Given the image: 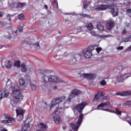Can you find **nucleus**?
<instances>
[{
    "mask_svg": "<svg viewBox=\"0 0 131 131\" xmlns=\"http://www.w3.org/2000/svg\"><path fill=\"white\" fill-rule=\"evenodd\" d=\"M115 26V22L114 20H110L108 23H106V28L107 30H111Z\"/></svg>",
    "mask_w": 131,
    "mask_h": 131,
    "instance_id": "nucleus-14",
    "label": "nucleus"
},
{
    "mask_svg": "<svg viewBox=\"0 0 131 131\" xmlns=\"http://www.w3.org/2000/svg\"><path fill=\"white\" fill-rule=\"evenodd\" d=\"M100 97H104V96H105V93L104 92H101L100 94Z\"/></svg>",
    "mask_w": 131,
    "mask_h": 131,
    "instance_id": "nucleus-53",
    "label": "nucleus"
},
{
    "mask_svg": "<svg viewBox=\"0 0 131 131\" xmlns=\"http://www.w3.org/2000/svg\"><path fill=\"white\" fill-rule=\"evenodd\" d=\"M37 71L39 73H41V74H43V73H47V72H48L47 71H41V70H38Z\"/></svg>",
    "mask_w": 131,
    "mask_h": 131,
    "instance_id": "nucleus-46",
    "label": "nucleus"
},
{
    "mask_svg": "<svg viewBox=\"0 0 131 131\" xmlns=\"http://www.w3.org/2000/svg\"><path fill=\"white\" fill-rule=\"evenodd\" d=\"M5 23H4V22L3 21H0V27H3L5 26Z\"/></svg>",
    "mask_w": 131,
    "mask_h": 131,
    "instance_id": "nucleus-49",
    "label": "nucleus"
},
{
    "mask_svg": "<svg viewBox=\"0 0 131 131\" xmlns=\"http://www.w3.org/2000/svg\"><path fill=\"white\" fill-rule=\"evenodd\" d=\"M40 126H41V128H42V129L43 130H45V129H46L47 128V126H46V125L45 124H43V123H40Z\"/></svg>",
    "mask_w": 131,
    "mask_h": 131,
    "instance_id": "nucleus-36",
    "label": "nucleus"
},
{
    "mask_svg": "<svg viewBox=\"0 0 131 131\" xmlns=\"http://www.w3.org/2000/svg\"><path fill=\"white\" fill-rule=\"evenodd\" d=\"M26 121H28V123L25 124L22 128L21 131H30L31 130V128L29 126V123L32 121V118H29L26 120Z\"/></svg>",
    "mask_w": 131,
    "mask_h": 131,
    "instance_id": "nucleus-7",
    "label": "nucleus"
},
{
    "mask_svg": "<svg viewBox=\"0 0 131 131\" xmlns=\"http://www.w3.org/2000/svg\"><path fill=\"white\" fill-rule=\"evenodd\" d=\"M127 50L128 51H131V46H130L127 49Z\"/></svg>",
    "mask_w": 131,
    "mask_h": 131,
    "instance_id": "nucleus-60",
    "label": "nucleus"
},
{
    "mask_svg": "<svg viewBox=\"0 0 131 131\" xmlns=\"http://www.w3.org/2000/svg\"><path fill=\"white\" fill-rule=\"evenodd\" d=\"M57 57H67L68 56V52H64L63 51H59L57 54Z\"/></svg>",
    "mask_w": 131,
    "mask_h": 131,
    "instance_id": "nucleus-19",
    "label": "nucleus"
},
{
    "mask_svg": "<svg viewBox=\"0 0 131 131\" xmlns=\"http://www.w3.org/2000/svg\"><path fill=\"white\" fill-rule=\"evenodd\" d=\"M107 9H111V6L106 5H99L96 7V10L98 11H104L107 10Z\"/></svg>",
    "mask_w": 131,
    "mask_h": 131,
    "instance_id": "nucleus-13",
    "label": "nucleus"
},
{
    "mask_svg": "<svg viewBox=\"0 0 131 131\" xmlns=\"http://www.w3.org/2000/svg\"><path fill=\"white\" fill-rule=\"evenodd\" d=\"M8 5H9V7L10 9H14L15 5H16V3H15L13 2H11L9 1Z\"/></svg>",
    "mask_w": 131,
    "mask_h": 131,
    "instance_id": "nucleus-25",
    "label": "nucleus"
},
{
    "mask_svg": "<svg viewBox=\"0 0 131 131\" xmlns=\"http://www.w3.org/2000/svg\"><path fill=\"white\" fill-rule=\"evenodd\" d=\"M3 15H4V13L0 12V18H2V17H3Z\"/></svg>",
    "mask_w": 131,
    "mask_h": 131,
    "instance_id": "nucleus-56",
    "label": "nucleus"
},
{
    "mask_svg": "<svg viewBox=\"0 0 131 131\" xmlns=\"http://www.w3.org/2000/svg\"><path fill=\"white\" fill-rule=\"evenodd\" d=\"M123 76H124V75L117 77L116 78L117 81L118 82H124V77Z\"/></svg>",
    "mask_w": 131,
    "mask_h": 131,
    "instance_id": "nucleus-20",
    "label": "nucleus"
},
{
    "mask_svg": "<svg viewBox=\"0 0 131 131\" xmlns=\"http://www.w3.org/2000/svg\"><path fill=\"white\" fill-rule=\"evenodd\" d=\"M18 18L19 20H24V14H20L18 15Z\"/></svg>",
    "mask_w": 131,
    "mask_h": 131,
    "instance_id": "nucleus-37",
    "label": "nucleus"
},
{
    "mask_svg": "<svg viewBox=\"0 0 131 131\" xmlns=\"http://www.w3.org/2000/svg\"><path fill=\"white\" fill-rule=\"evenodd\" d=\"M100 98V95H99V94L95 95V98L93 99V102L97 101L96 100H99Z\"/></svg>",
    "mask_w": 131,
    "mask_h": 131,
    "instance_id": "nucleus-41",
    "label": "nucleus"
},
{
    "mask_svg": "<svg viewBox=\"0 0 131 131\" xmlns=\"http://www.w3.org/2000/svg\"><path fill=\"white\" fill-rule=\"evenodd\" d=\"M15 16V14L11 15L10 14H8L6 15V19L9 21V22H11L12 21V17H14Z\"/></svg>",
    "mask_w": 131,
    "mask_h": 131,
    "instance_id": "nucleus-30",
    "label": "nucleus"
},
{
    "mask_svg": "<svg viewBox=\"0 0 131 131\" xmlns=\"http://www.w3.org/2000/svg\"><path fill=\"white\" fill-rule=\"evenodd\" d=\"M117 96H122L124 97L125 96H131V92L130 91H125L123 92L116 93Z\"/></svg>",
    "mask_w": 131,
    "mask_h": 131,
    "instance_id": "nucleus-16",
    "label": "nucleus"
},
{
    "mask_svg": "<svg viewBox=\"0 0 131 131\" xmlns=\"http://www.w3.org/2000/svg\"><path fill=\"white\" fill-rule=\"evenodd\" d=\"M103 110H104V111H110V110L107 109V108H104V109H103Z\"/></svg>",
    "mask_w": 131,
    "mask_h": 131,
    "instance_id": "nucleus-63",
    "label": "nucleus"
},
{
    "mask_svg": "<svg viewBox=\"0 0 131 131\" xmlns=\"http://www.w3.org/2000/svg\"><path fill=\"white\" fill-rule=\"evenodd\" d=\"M44 7H45L46 10H48V6L45 5Z\"/></svg>",
    "mask_w": 131,
    "mask_h": 131,
    "instance_id": "nucleus-64",
    "label": "nucleus"
},
{
    "mask_svg": "<svg viewBox=\"0 0 131 131\" xmlns=\"http://www.w3.org/2000/svg\"><path fill=\"white\" fill-rule=\"evenodd\" d=\"M115 113H116V114H117V115H121L122 113L121 111L119 110V109L116 108Z\"/></svg>",
    "mask_w": 131,
    "mask_h": 131,
    "instance_id": "nucleus-40",
    "label": "nucleus"
},
{
    "mask_svg": "<svg viewBox=\"0 0 131 131\" xmlns=\"http://www.w3.org/2000/svg\"><path fill=\"white\" fill-rule=\"evenodd\" d=\"M85 27L89 29V30H93L94 29V26L92 24H88L85 25Z\"/></svg>",
    "mask_w": 131,
    "mask_h": 131,
    "instance_id": "nucleus-29",
    "label": "nucleus"
},
{
    "mask_svg": "<svg viewBox=\"0 0 131 131\" xmlns=\"http://www.w3.org/2000/svg\"><path fill=\"white\" fill-rule=\"evenodd\" d=\"M130 38H131V35L129 36V37L125 38L124 40V42H127V41H130Z\"/></svg>",
    "mask_w": 131,
    "mask_h": 131,
    "instance_id": "nucleus-43",
    "label": "nucleus"
},
{
    "mask_svg": "<svg viewBox=\"0 0 131 131\" xmlns=\"http://www.w3.org/2000/svg\"><path fill=\"white\" fill-rule=\"evenodd\" d=\"M1 131H8V130H7L6 128H2V129H1Z\"/></svg>",
    "mask_w": 131,
    "mask_h": 131,
    "instance_id": "nucleus-57",
    "label": "nucleus"
},
{
    "mask_svg": "<svg viewBox=\"0 0 131 131\" xmlns=\"http://www.w3.org/2000/svg\"><path fill=\"white\" fill-rule=\"evenodd\" d=\"M42 79L43 82H48V81H49V77H48L47 76H42Z\"/></svg>",
    "mask_w": 131,
    "mask_h": 131,
    "instance_id": "nucleus-34",
    "label": "nucleus"
},
{
    "mask_svg": "<svg viewBox=\"0 0 131 131\" xmlns=\"http://www.w3.org/2000/svg\"><path fill=\"white\" fill-rule=\"evenodd\" d=\"M1 93L2 94V96L5 98L9 96V93H8V92H7V90H6V89H2L1 90Z\"/></svg>",
    "mask_w": 131,
    "mask_h": 131,
    "instance_id": "nucleus-23",
    "label": "nucleus"
},
{
    "mask_svg": "<svg viewBox=\"0 0 131 131\" xmlns=\"http://www.w3.org/2000/svg\"><path fill=\"white\" fill-rule=\"evenodd\" d=\"M4 120L1 121L2 123H11V122H15L16 119L13 118L7 114H4Z\"/></svg>",
    "mask_w": 131,
    "mask_h": 131,
    "instance_id": "nucleus-6",
    "label": "nucleus"
},
{
    "mask_svg": "<svg viewBox=\"0 0 131 131\" xmlns=\"http://www.w3.org/2000/svg\"><path fill=\"white\" fill-rule=\"evenodd\" d=\"M26 5V3H19L17 4L16 8H21L22 9V8L25 7Z\"/></svg>",
    "mask_w": 131,
    "mask_h": 131,
    "instance_id": "nucleus-27",
    "label": "nucleus"
},
{
    "mask_svg": "<svg viewBox=\"0 0 131 131\" xmlns=\"http://www.w3.org/2000/svg\"><path fill=\"white\" fill-rule=\"evenodd\" d=\"M16 119L18 120V121H21L22 119H23V117L24 115V111L20 110H16Z\"/></svg>",
    "mask_w": 131,
    "mask_h": 131,
    "instance_id": "nucleus-10",
    "label": "nucleus"
},
{
    "mask_svg": "<svg viewBox=\"0 0 131 131\" xmlns=\"http://www.w3.org/2000/svg\"><path fill=\"white\" fill-rule=\"evenodd\" d=\"M83 55L85 58H86V59H90V58L93 56V53L92 52L86 50L83 51Z\"/></svg>",
    "mask_w": 131,
    "mask_h": 131,
    "instance_id": "nucleus-15",
    "label": "nucleus"
},
{
    "mask_svg": "<svg viewBox=\"0 0 131 131\" xmlns=\"http://www.w3.org/2000/svg\"><path fill=\"white\" fill-rule=\"evenodd\" d=\"M57 3V0H53L52 3L53 6H55V4H56Z\"/></svg>",
    "mask_w": 131,
    "mask_h": 131,
    "instance_id": "nucleus-52",
    "label": "nucleus"
},
{
    "mask_svg": "<svg viewBox=\"0 0 131 131\" xmlns=\"http://www.w3.org/2000/svg\"><path fill=\"white\" fill-rule=\"evenodd\" d=\"M127 13H131V9H128V10H127Z\"/></svg>",
    "mask_w": 131,
    "mask_h": 131,
    "instance_id": "nucleus-62",
    "label": "nucleus"
},
{
    "mask_svg": "<svg viewBox=\"0 0 131 131\" xmlns=\"http://www.w3.org/2000/svg\"><path fill=\"white\" fill-rule=\"evenodd\" d=\"M126 68H127V66H119L118 67L117 70L118 72H122V70H123V69H125Z\"/></svg>",
    "mask_w": 131,
    "mask_h": 131,
    "instance_id": "nucleus-26",
    "label": "nucleus"
},
{
    "mask_svg": "<svg viewBox=\"0 0 131 131\" xmlns=\"http://www.w3.org/2000/svg\"><path fill=\"white\" fill-rule=\"evenodd\" d=\"M125 104L127 106H131V101H127V102H125Z\"/></svg>",
    "mask_w": 131,
    "mask_h": 131,
    "instance_id": "nucleus-47",
    "label": "nucleus"
},
{
    "mask_svg": "<svg viewBox=\"0 0 131 131\" xmlns=\"http://www.w3.org/2000/svg\"><path fill=\"white\" fill-rule=\"evenodd\" d=\"M49 81L50 82H59L60 83L63 82V80L58 77L54 76H49Z\"/></svg>",
    "mask_w": 131,
    "mask_h": 131,
    "instance_id": "nucleus-11",
    "label": "nucleus"
},
{
    "mask_svg": "<svg viewBox=\"0 0 131 131\" xmlns=\"http://www.w3.org/2000/svg\"><path fill=\"white\" fill-rule=\"evenodd\" d=\"M122 34H126V30L125 29L123 30L122 32Z\"/></svg>",
    "mask_w": 131,
    "mask_h": 131,
    "instance_id": "nucleus-55",
    "label": "nucleus"
},
{
    "mask_svg": "<svg viewBox=\"0 0 131 131\" xmlns=\"http://www.w3.org/2000/svg\"><path fill=\"white\" fill-rule=\"evenodd\" d=\"M91 34H92V35H93V36H98V34H96V32L93 31H91L90 32Z\"/></svg>",
    "mask_w": 131,
    "mask_h": 131,
    "instance_id": "nucleus-44",
    "label": "nucleus"
},
{
    "mask_svg": "<svg viewBox=\"0 0 131 131\" xmlns=\"http://www.w3.org/2000/svg\"><path fill=\"white\" fill-rule=\"evenodd\" d=\"M83 8H84V9H87L88 8V5H84Z\"/></svg>",
    "mask_w": 131,
    "mask_h": 131,
    "instance_id": "nucleus-58",
    "label": "nucleus"
},
{
    "mask_svg": "<svg viewBox=\"0 0 131 131\" xmlns=\"http://www.w3.org/2000/svg\"><path fill=\"white\" fill-rule=\"evenodd\" d=\"M19 82L20 85H23L25 83V80L23 78H20L19 80Z\"/></svg>",
    "mask_w": 131,
    "mask_h": 131,
    "instance_id": "nucleus-35",
    "label": "nucleus"
},
{
    "mask_svg": "<svg viewBox=\"0 0 131 131\" xmlns=\"http://www.w3.org/2000/svg\"><path fill=\"white\" fill-rule=\"evenodd\" d=\"M104 107H106V108H108V107H111V103H110L109 101L106 102H102L97 106V110H103V108H104Z\"/></svg>",
    "mask_w": 131,
    "mask_h": 131,
    "instance_id": "nucleus-9",
    "label": "nucleus"
},
{
    "mask_svg": "<svg viewBox=\"0 0 131 131\" xmlns=\"http://www.w3.org/2000/svg\"><path fill=\"white\" fill-rule=\"evenodd\" d=\"M117 50H123V47L121 46V47H119L117 48Z\"/></svg>",
    "mask_w": 131,
    "mask_h": 131,
    "instance_id": "nucleus-51",
    "label": "nucleus"
},
{
    "mask_svg": "<svg viewBox=\"0 0 131 131\" xmlns=\"http://www.w3.org/2000/svg\"><path fill=\"white\" fill-rule=\"evenodd\" d=\"M17 30H18L19 32H22L23 31V27L21 26H18L17 27Z\"/></svg>",
    "mask_w": 131,
    "mask_h": 131,
    "instance_id": "nucleus-39",
    "label": "nucleus"
},
{
    "mask_svg": "<svg viewBox=\"0 0 131 131\" xmlns=\"http://www.w3.org/2000/svg\"><path fill=\"white\" fill-rule=\"evenodd\" d=\"M81 76L82 77H84V78H87L88 79H92V78H94V75L92 74H82Z\"/></svg>",
    "mask_w": 131,
    "mask_h": 131,
    "instance_id": "nucleus-17",
    "label": "nucleus"
},
{
    "mask_svg": "<svg viewBox=\"0 0 131 131\" xmlns=\"http://www.w3.org/2000/svg\"><path fill=\"white\" fill-rule=\"evenodd\" d=\"M13 91V99L11 100V104H17L18 102L23 100V95L18 90H15L14 88L12 89Z\"/></svg>",
    "mask_w": 131,
    "mask_h": 131,
    "instance_id": "nucleus-2",
    "label": "nucleus"
},
{
    "mask_svg": "<svg viewBox=\"0 0 131 131\" xmlns=\"http://www.w3.org/2000/svg\"><path fill=\"white\" fill-rule=\"evenodd\" d=\"M68 15H73V16H77V14H76V13L75 12L70 13H68Z\"/></svg>",
    "mask_w": 131,
    "mask_h": 131,
    "instance_id": "nucleus-48",
    "label": "nucleus"
},
{
    "mask_svg": "<svg viewBox=\"0 0 131 131\" xmlns=\"http://www.w3.org/2000/svg\"><path fill=\"white\" fill-rule=\"evenodd\" d=\"M29 83L30 85L31 89L34 91L35 90H36V85H35L34 83L31 82L30 81H29Z\"/></svg>",
    "mask_w": 131,
    "mask_h": 131,
    "instance_id": "nucleus-24",
    "label": "nucleus"
},
{
    "mask_svg": "<svg viewBox=\"0 0 131 131\" xmlns=\"http://www.w3.org/2000/svg\"><path fill=\"white\" fill-rule=\"evenodd\" d=\"M44 45L45 43H43V41L40 39V38H39L38 39L37 41L34 44V46L36 49H37L38 50H41V49L43 48Z\"/></svg>",
    "mask_w": 131,
    "mask_h": 131,
    "instance_id": "nucleus-8",
    "label": "nucleus"
},
{
    "mask_svg": "<svg viewBox=\"0 0 131 131\" xmlns=\"http://www.w3.org/2000/svg\"><path fill=\"white\" fill-rule=\"evenodd\" d=\"M20 61L19 60L15 61L14 63V66H16V67H21V64H20Z\"/></svg>",
    "mask_w": 131,
    "mask_h": 131,
    "instance_id": "nucleus-33",
    "label": "nucleus"
},
{
    "mask_svg": "<svg viewBox=\"0 0 131 131\" xmlns=\"http://www.w3.org/2000/svg\"><path fill=\"white\" fill-rule=\"evenodd\" d=\"M5 37L6 38H9L11 41H15L16 39V36L14 35V31L12 29H9L7 32L5 33Z\"/></svg>",
    "mask_w": 131,
    "mask_h": 131,
    "instance_id": "nucleus-5",
    "label": "nucleus"
},
{
    "mask_svg": "<svg viewBox=\"0 0 131 131\" xmlns=\"http://www.w3.org/2000/svg\"><path fill=\"white\" fill-rule=\"evenodd\" d=\"M110 9L111 13H112L113 17H116V16H118V10L115 11V9L114 8H112V6H111Z\"/></svg>",
    "mask_w": 131,
    "mask_h": 131,
    "instance_id": "nucleus-18",
    "label": "nucleus"
},
{
    "mask_svg": "<svg viewBox=\"0 0 131 131\" xmlns=\"http://www.w3.org/2000/svg\"><path fill=\"white\" fill-rule=\"evenodd\" d=\"M65 100H66V97L65 96H61V97H58L52 100L51 105L50 107V110L52 108H54V106L58 105V104H60V103L63 102V101H65Z\"/></svg>",
    "mask_w": 131,
    "mask_h": 131,
    "instance_id": "nucleus-4",
    "label": "nucleus"
},
{
    "mask_svg": "<svg viewBox=\"0 0 131 131\" xmlns=\"http://www.w3.org/2000/svg\"><path fill=\"white\" fill-rule=\"evenodd\" d=\"M3 94L2 93V91L0 92V100L3 99Z\"/></svg>",
    "mask_w": 131,
    "mask_h": 131,
    "instance_id": "nucleus-54",
    "label": "nucleus"
},
{
    "mask_svg": "<svg viewBox=\"0 0 131 131\" xmlns=\"http://www.w3.org/2000/svg\"><path fill=\"white\" fill-rule=\"evenodd\" d=\"M54 121L57 124L60 123L61 122V119H60V117L56 116L53 117Z\"/></svg>",
    "mask_w": 131,
    "mask_h": 131,
    "instance_id": "nucleus-21",
    "label": "nucleus"
},
{
    "mask_svg": "<svg viewBox=\"0 0 131 131\" xmlns=\"http://www.w3.org/2000/svg\"><path fill=\"white\" fill-rule=\"evenodd\" d=\"M85 106H86V103L85 102H82L74 108L75 110H77L78 112L80 113L76 124L73 123H70V126L74 131L78 130V128H79V126H80V124H81L82 121L83 120L84 116L83 114H82V110H83Z\"/></svg>",
    "mask_w": 131,
    "mask_h": 131,
    "instance_id": "nucleus-1",
    "label": "nucleus"
},
{
    "mask_svg": "<svg viewBox=\"0 0 131 131\" xmlns=\"http://www.w3.org/2000/svg\"><path fill=\"white\" fill-rule=\"evenodd\" d=\"M80 16H82V17H84V18H91V15L89 14H80Z\"/></svg>",
    "mask_w": 131,
    "mask_h": 131,
    "instance_id": "nucleus-38",
    "label": "nucleus"
},
{
    "mask_svg": "<svg viewBox=\"0 0 131 131\" xmlns=\"http://www.w3.org/2000/svg\"><path fill=\"white\" fill-rule=\"evenodd\" d=\"M94 50H95V47L92 45H90L87 49V51L91 52V53L93 52V51H94Z\"/></svg>",
    "mask_w": 131,
    "mask_h": 131,
    "instance_id": "nucleus-32",
    "label": "nucleus"
},
{
    "mask_svg": "<svg viewBox=\"0 0 131 131\" xmlns=\"http://www.w3.org/2000/svg\"><path fill=\"white\" fill-rule=\"evenodd\" d=\"M21 71L23 72H26V71H27V69L26 68V66H25V64H24V63L21 64Z\"/></svg>",
    "mask_w": 131,
    "mask_h": 131,
    "instance_id": "nucleus-31",
    "label": "nucleus"
},
{
    "mask_svg": "<svg viewBox=\"0 0 131 131\" xmlns=\"http://www.w3.org/2000/svg\"><path fill=\"white\" fill-rule=\"evenodd\" d=\"M113 36L111 35H107L105 36V37H112Z\"/></svg>",
    "mask_w": 131,
    "mask_h": 131,
    "instance_id": "nucleus-61",
    "label": "nucleus"
},
{
    "mask_svg": "<svg viewBox=\"0 0 131 131\" xmlns=\"http://www.w3.org/2000/svg\"><path fill=\"white\" fill-rule=\"evenodd\" d=\"M96 51L98 53V54L100 53V52H101V51H102V50H103V49H102V48L99 47V48H96Z\"/></svg>",
    "mask_w": 131,
    "mask_h": 131,
    "instance_id": "nucleus-45",
    "label": "nucleus"
},
{
    "mask_svg": "<svg viewBox=\"0 0 131 131\" xmlns=\"http://www.w3.org/2000/svg\"><path fill=\"white\" fill-rule=\"evenodd\" d=\"M80 60H81V55L79 53L75 54L72 59V62L74 64L76 62L80 61Z\"/></svg>",
    "mask_w": 131,
    "mask_h": 131,
    "instance_id": "nucleus-12",
    "label": "nucleus"
},
{
    "mask_svg": "<svg viewBox=\"0 0 131 131\" xmlns=\"http://www.w3.org/2000/svg\"><path fill=\"white\" fill-rule=\"evenodd\" d=\"M53 7L55 8V9H57V8H58V3H55L54 5H53Z\"/></svg>",
    "mask_w": 131,
    "mask_h": 131,
    "instance_id": "nucleus-50",
    "label": "nucleus"
},
{
    "mask_svg": "<svg viewBox=\"0 0 131 131\" xmlns=\"http://www.w3.org/2000/svg\"><path fill=\"white\" fill-rule=\"evenodd\" d=\"M57 86H53V90H54V91H56V90H57Z\"/></svg>",
    "mask_w": 131,
    "mask_h": 131,
    "instance_id": "nucleus-59",
    "label": "nucleus"
},
{
    "mask_svg": "<svg viewBox=\"0 0 131 131\" xmlns=\"http://www.w3.org/2000/svg\"><path fill=\"white\" fill-rule=\"evenodd\" d=\"M5 66L7 68V69H10L11 67H12V63H11V61L8 60L7 62H5Z\"/></svg>",
    "mask_w": 131,
    "mask_h": 131,
    "instance_id": "nucleus-28",
    "label": "nucleus"
},
{
    "mask_svg": "<svg viewBox=\"0 0 131 131\" xmlns=\"http://www.w3.org/2000/svg\"><path fill=\"white\" fill-rule=\"evenodd\" d=\"M97 28L100 31H103V30H104V27L102 25V24H101V23L100 22L97 23Z\"/></svg>",
    "mask_w": 131,
    "mask_h": 131,
    "instance_id": "nucleus-22",
    "label": "nucleus"
},
{
    "mask_svg": "<svg viewBox=\"0 0 131 131\" xmlns=\"http://www.w3.org/2000/svg\"><path fill=\"white\" fill-rule=\"evenodd\" d=\"M100 84L101 85H106V84H107V82L105 81V80H102L101 82H100Z\"/></svg>",
    "mask_w": 131,
    "mask_h": 131,
    "instance_id": "nucleus-42",
    "label": "nucleus"
},
{
    "mask_svg": "<svg viewBox=\"0 0 131 131\" xmlns=\"http://www.w3.org/2000/svg\"><path fill=\"white\" fill-rule=\"evenodd\" d=\"M82 94V92L78 89H74L70 92L69 97L67 99L68 102H71V100L75 98L76 96H79Z\"/></svg>",
    "mask_w": 131,
    "mask_h": 131,
    "instance_id": "nucleus-3",
    "label": "nucleus"
}]
</instances>
